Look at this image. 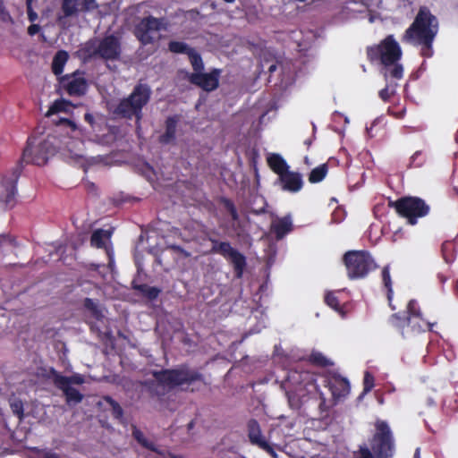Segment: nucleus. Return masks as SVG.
Here are the masks:
<instances>
[{
    "mask_svg": "<svg viewBox=\"0 0 458 458\" xmlns=\"http://www.w3.org/2000/svg\"><path fill=\"white\" fill-rule=\"evenodd\" d=\"M28 18L30 21H34L38 18V14L32 9V0L26 1Z\"/></svg>",
    "mask_w": 458,
    "mask_h": 458,
    "instance_id": "49",
    "label": "nucleus"
},
{
    "mask_svg": "<svg viewBox=\"0 0 458 458\" xmlns=\"http://www.w3.org/2000/svg\"><path fill=\"white\" fill-rule=\"evenodd\" d=\"M413 458H421L420 457V449L419 447L416 448Z\"/></svg>",
    "mask_w": 458,
    "mask_h": 458,
    "instance_id": "57",
    "label": "nucleus"
},
{
    "mask_svg": "<svg viewBox=\"0 0 458 458\" xmlns=\"http://www.w3.org/2000/svg\"><path fill=\"white\" fill-rule=\"evenodd\" d=\"M180 115L168 116L165 121V131L158 137V142L162 145L174 144L176 140L177 125Z\"/></svg>",
    "mask_w": 458,
    "mask_h": 458,
    "instance_id": "19",
    "label": "nucleus"
},
{
    "mask_svg": "<svg viewBox=\"0 0 458 458\" xmlns=\"http://www.w3.org/2000/svg\"><path fill=\"white\" fill-rule=\"evenodd\" d=\"M69 58L68 53L64 50L56 52L52 62V72L55 75L62 74L64 67Z\"/></svg>",
    "mask_w": 458,
    "mask_h": 458,
    "instance_id": "25",
    "label": "nucleus"
},
{
    "mask_svg": "<svg viewBox=\"0 0 458 458\" xmlns=\"http://www.w3.org/2000/svg\"><path fill=\"white\" fill-rule=\"evenodd\" d=\"M370 447L377 458H392L395 452L393 432L385 420H377Z\"/></svg>",
    "mask_w": 458,
    "mask_h": 458,
    "instance_id": "8",
    "label": "nucleus"
},
{
    "mask_svg": "<svg viewBox=\"0 0 458 458\" xmlns=\"http://www.w3.org/2000/svg\"><path fill=\"white\" fill-rule=\"evenodd\" d=\"M151 94V89L148 84L138 83L128 97L119 101L114 108L113 114L123 119L135 118L137 122H140L143 116L142 110L149 102Z\"/></svg>",
    "mask_w": 458,
    "mask_h": 458,
    "instance_id": "5",
    "label": "nucleus"
},
{
    "mask_svg": "<svg viewBox=\"0 0 458 458\" xmlns=\"http://www.w3.org/2000/svg\"><path fill=\"white\" fill-rule=\"evenodd\" d=\"M131 286H132V289L140 292V293H142V295H144L146 291L151 287L146 284H137L135 281H133L131 283Z\"/></svg>",
    "mask_w": 458,
    "mask_h": 458,
    "instance_id": "50",
    "label": "nucleus"
},
{
    "mask_svg": "<svg viewBox=\"0 0 458 458\" xmlns=\"http://www.w3.org/2000/svg\"><path fill=\"white\" fill-rule=\"evenodd\" d=\"M285 394L290 407L300 410L310 399H318V408L321 412L328 411L330 405L320 392L316 380L308 371L290 370L284 383Z\"/></svg>",
    "mask_w": 458,
    "mask_h": 458,
    "instance_id": "2",
    "label": "nucleus"
},
{
    "mask_svg": "<svg viewBox=\"0 0 458 458\" xmlns=\"http://www.w3.org/2000/svg\"><path fill=\"white\" fill-rule=\"evenodd\" d=\"M337 293L338 292H327L325 295V302L336 312L343 314V307L340 304Z\"/></svg>",
    "mask_w": 458,
    "mask_h": 458,
    "instance_id": "32",
    "label": "nucleus"
},
{
    "mask_svg": "<svg viewBox=\"0 0 458 458\" xmlns=\"http://www.w3.org/2000/svg\"><path fill=\"white\" fill-rule=\"evenodd\" d=\"M40 30V26L38 24H31L28 28V34L30 36L36 35Z\"/></svg>",
    "mask_w": 458,
    "mask_h": 458,
    "instance_id": "53",
    "label": "nucleus"
},
{
    "mask_svg": "<svg viewBox=\"0 0 458 458\" xmlns=\"http://www.w3.org/2000/svg\"><path fill=\"white\" fill-rule=\"evenodd\" d=\"M187 55L194 71L193 72H203L204 63L201 55L194 48H192Z\"/></svg>",
    "mask_w": 458,
    "mask_h": 458,
    "instance_id": "30",
    "label": "nucleus"
},
{
    "mask_svg": "<svg viewBox=\"0 0 458 458\" xmlns=\"http://www.w3.org/2000/svg\"><path fill=\"white\" fill-rule=\"evenodd\" d=\"M438 32L437 18L427 6H421L412 23L405 30L402 41L420 47V55L425 58L433 55V42Z\"/></svg>",
    "mask_w": 458,
    "mask_h": 458,
    "instance_id": "3",
    "label": "nucleus"
},
{
    "mask_svg": "<svg viewBox=\"0 0 458 458\" xmlns=\"http://www.w3.org/2000/svg\"><path fill=\"white\" fill-rule=\"evenodd\" d=\"M84 120H85V122H87V123L90 125V127H91L92 129L94 128L95 118H94V116H93V114H90V113H86V114H84Z\"/></svg>",
    "mask_w": 458,
    "mask_h": 458,
    "instance_id": "55",
    "label": "nucleus"
},
{
    "mask_svg": "<svg viewBox=\"0 0 458 458\" xmlns=\"http://www.w3.org/2000/svg\"><path fill=\"white\" fill-rule=\"evenodd\" d=\"M407 316L414 317L415 318H420L422 313L420 311V306L415 300L409 301L407 304Z\"/></svg>",
    "mask_w": 458,
    "mask_h": 458,
    "instance_id": "40",
    "label": "nucleus"
},
{
    "mask_svg": "<svg viewBox=\"0 0 458 458\" xmlns=\"http://www.w3.org/2000/svg\"><path fill=\"white\" fill-rule=\"evenodd\" d=\"M434 324L428 322L421 316L420 318L414 317H408V327H411L413 332L420 333L426 331H432Z\"/></svg>",
    "mask_w": 458,
    "mask_h": 458,
    "instance_id": "26",
    "label": "nucleus"
},
{
    "mask_svg": "<svg viewBox=\"0 0 458 458\" xmlns=\"http://www.w3.org/2000/svg\"><path fill=\"white\" fill-rule=\"evenodd\" d=\"M59 82L69 96L81 97L88 89L87 80L79 71L62 76Z\"/></svg>",
    "mask_w": 458,
    "mask_h": 458,
    "instance_id": "13",
    "label": "nucleus"
},
{
    "mask_svg": "<svg viewBox=\"0 0 458 458\" xmlns=\"http://www.w3.org/2000/svg\"><path fill=\"white\" fill-rule=\"evenodd\" d=\"M293 230V223L290 216H284L271 225V232L277 240L283 239Z\"/></svg>",
    "mask_w": 458,
    "mask_h": 458,
    "instance_id": "23",
    "label": "nucleus"
},
{
    "mask_svg": "<svg viewBox=\"0 0 458 458\" xmlns=\"http://www.w3.org/2000/svg\"><path fill=\"white\" fill-rule=\"evenodd\" d=\"M276 69V65L272 64L269 66L268 71H269V72H273Z\"/></svg>",
    "mask_w": 458,
    "mask_h": 458,
    "instance_id": "60",
    "label": "nucleus"
},
{
    "mask_svg": "<svg viewBox=\"0 0 458 458\" xmlns=\"http://www.w3.org/2000/svg\"><path fill=\"white\" fill-rule=\"evenodd\" d=\"M379 97L382 100L388 101L390 95L387 87L379 91Z\"/></svg>",
    "mask_w": 458,
    "mask_h": 458,
    "instance_id": "56",
    "label": "nucleus"
},
{
    "mask_svg": "<svg viewBox=\"0 0 458 458\" xmlns=\"http://www.w3.org/2000/svg\"><path fill=\"white\" fill-rule=\"evenodd\" d=\"M304 143H305L308 147H310V146L311 145V140H306L304 141Z\"/></svg>",
    "mask_w": 458,
    "mask_h": 458,
    "instance_id": "62",
    "label": "nucleus"
},
{
    "mask_svg": "<svg viewBox=\"0 0 458 458\" xmlns=\"http://www.w3.org/2000/svg\"><path fill=\"white\" fill-rule=\"evenodd\" d=\"M84 308L89 310L92 317L98 320L103 318L101 310L99 309L97 302L90 298H85L83 301Z\"/></svg>",
    "mask_w": 458,
    "mask_h": 458,
    "instance_id": "35",
    "label": "nucleus"
},
{
    "mask_svg": "<svg viewBox=\"0 0 458 458\" xmlns=\"http://www.w3.org/2000/svg\"><path fill=\"white\" fill-rule=\"evenodd\" d=\"M160 266H162V262H161V259L159 258L157 259L156 260Z\"/></svg>",
    "mask_w": 458,
    "mask_h": 458,
    "instance_id": "63",
    "label": "nucleus"
},
{
    "mask_svg": "<svg viewBox=\"0 0 458 458\" xmlns=\"http://www.w3.org/2000/svg\"><path fill=\"white\" fill-rule=\"evenodd\" d=\"M375 378L371 373L366 371L363 377V394H366L372 390L374 387Z\"/></svg>",
    "mask_w": 458,
    "mask_h": 458,
    "instance_id": "43",
    "label": "nucleus"
},
{
    "mask_svg": "<svg viewBox=\"0 0 458 458\" xmlns=\"http://www.w3.org/2000/svg\"><path fill=\"white\" fill-rule=\"evenodd\" d=\"M50 136L37 142V138L29 137L27 145L23 149L20 164L13 168L11 175L4 177L0 184V201L6 208H13L16 205L17 182L22 171L21 163L44 165L56 152V148Z\"/></svg>",
    "mask_w": 458,
    "mask_h": 458,
    "instance_id": "1",
    "label": "nucleus"
},
{
    "mask_svg": "<svg viewBox=\"0 0 458 458\" xmlns=\"http://www.w3.org/2000/svg\"><path fill=\"white\" fill-rule=\"evenodd\" d=\"M42 458H62L58 454L52 451H44L41 454Z\"/></svg>",
    "mask_w": 458,
    "mask_h": 458,
    "instance_id": "54",
    "label": "nucleus"
},
{
    "mask_svg": "<svg viewBox=\"0 0 458 458\" xmlns=\"http://www.w3.org/2000/svg\"><path fill=\"white\" fill-rule=\"evenodd\" d=\"M402 56V50L393 35H388L380 44L367 47L370 62L380 61L385 66L392 65Z\"/></svg>",
    "mask_w": 458,
    "mask_h": 458,
    "instance_id": "9",
    "label": "nucleus"
},
{
    "mask_svg": "<svg viewBox=\"0 0 458 458\" xmlns=\"http://www.w3.org/2000/svg\"><path fill=\"white\" fill-rule=\"evenodd\" d=\"M97 45H98V40L95 39V40H89L88 41L84 47L81 49L84 56L86 59H95V58H98V54L96 52L97 51Z\"/></svg>",
    "mask_w": 458,
    "mask_h": 458,
    "instance_id": "37",
    "label": "nucleus"
},
{
    "mask_svg": "<svg viewBox=\"0 0 458 458\" xmlns=\"http://www.w3.org/2000/svg\"><path fill=\"white\" fill-rule=\"evenodd\" d=\"M55 386L63 392L65 402L69 406L77 405L81 403L84 395L76 388L67 385L54 384Z\"/></svg>",
    "mask_w": 458,
    "mask_h": 458,
    "instance_id": "21",
    "label": "nucleus"
},
{
    "mask_svg": "<svg viewBox=\"0 0 458 458\" xmlns=\"http://www.w3.org/2000/svg\"><path fill=\"white\" fill-rule=\"evenodd\" d=\"M153 377L157 386L166 387L169 390L177 387L186 390L196 383H205L203 374L197 369L191 368L185 363L174 369H164L155 371Z\"/></svg>",
    "mask_w": 458,
    "mask_h": 458,
    "instance_id": "4",
    "label": "nucleus"
},
{
    "mask_svg": "<svg viewBox=\"0 0 458 458\" xmlns=\"http://www.w3.org/2000/svg\"><path fill=\"white\" fill-rule=\"evenodd\" d=\"M425 162V156L421 151H416L411 157V165L420 167Z\"/></svg>",
    "mask_w": 458,
    "mask_h": 458,
    "instance_id": "44",
    "label": "nucleus"
},
{
    "mask_svg": "<svg viewBox=\"0 0 458 458\" xmlns=\"http://www.w3.org/2000/svg\"><path fill=\"white\" fill-rule=\"evenodd\" d=\"M194 426H195V422H194V420H191V421L188 423V425H187V428H188V430H191V429L194 428Z\"/></svg>",
    "mask_w": 458,
    "mask_h": 458,
    "instance_id": "58",
    "label": "nucleus"
},
{
    "mask_svg": "<svg viewBox=\"0 0 458 458\" xmlns=\"http://www.w3.org/2000/svg\"><path fill=\"white\" fill-rule=\"evenodd\" d=\"M454 245L451 242H445L441 246V252L446 263H451L454 260Z\"/></svg>",
    "mask_w": 458,
    "mask_h": 458,
    "instance_id": "39",
    "label": "nucleus"
},
{
    "mask_svg": "<svg viewBox=\"0 0 458 458\" xmlns=\"http://www.w3.org/2000/svg\"><path fill=\"white\" fill-rule=\"evenodd\" d=\"M96 52L105 62L119 60L122 54L120 39L114 34L105 36L98 40Z\"/></svg>",
    "mask_w": 458,
    "mask_h": 458,
    "instance_id": "12",
    "label": "nucleus"
},
{
    "mask_svg": "<svg viewBox=\"0 0 458 458\" xmlns=\"http://www.w3.org/2000/svg\"><path fill=\"white\" fill-rule=\"evenodd\" d=\"M248 437L251 444L258 445L268 454H275L274 449L262 436L259 422L251 419L247 423Z\"/></svg>",
    "mask_w": 458,
    "mask_h": 458,
    "instance_id": "17",
    "label": "nucleus"
},
{
    "mask_svg": "<svg viewBox=\"0 0 458 458\" xmlns=\"http://www.w3.org/2000/svg\"><path fill=\"white\" fill-rule=\"evenodd\" d=\"M327 386L335 400L345 397L350 393V383L347 378L338 374H333L326 380Z\"/></svg>",
    "mask_w": 458,
    "mask_h": 458,
    "instance_id": "15",
    "label": "nucleus"
},
{
    "mask_svg": "<svg viewBox=\"0 0 458 458\" xmlns=\"http://www.w3.org/2000/svg\"><path fill=\"white\" fill-rule=\"evenodd\" d=\"M106 401L112 407L113 416L115 419H121L123 417V410L121 407V405L116 401H114L112 397H110V396L106 397Z\"/></svg>",
    "mask_w": 458,
    "mask_h": 458,
    "instance_id": "42",
    "label": "nucleus"
},
{
    "mask_svg": "<svg viewBox=\"0 0 458 458\" xmlns=\"http://www.w3.org/2000/svg\"><path fill=\"white\" fill-rule=\"evenodd\" d=\"M163 30H166L165 19L148 15L135 25L133 34L142 46H147L158 39Z\"/></svg>",
    "mask_w": 458,
    "mask_h": 458,
    "instance_id": "10",
    "label": "nucleus"
},
{
    "mask_svg": "<svg viewBox=\"0 0 458 458\" xmlns=\"http://www.w3.org/2000/svg\"><path fill=\"white\" fill-rule=\"evenodd\" d=\"M394 67L390 70L389 73L391 77L394 79H401L403 77V69L399 64L394 63Z\"/></svg>",
    "mask_w": 458,
    "mask_h": 458,
    "instance_id": "46",
    "label": "nucleus"
},
{
    "mask_svg": "<svg viewBox=\"0 0 458 458\" xmlns=\"http://www.w3.org/2000/svg\"><path fill=\"white\" fill-rule=\"evenodd\" d=\"M132 437L144 448L159 454L155 443L148 440L144 434L136 426L132 427Z\"/></svg>",
    "mask_w": 458,
    "mask_h": 458,
    "instance_id": "28",
    "label": "nucleus"
},
{
    "mask_svg": "<svg viewBox=\"0 0 458 458\" xmlns=\"http://www.w3.org/2000/svg\"><path fill=\"white\" fill-rule=\"evenodd\" d=\"M278 181L282 189L289 192H298L303 186L301 174L290 170L279 176Z\"/></svg>",
    "mask_w": 458,
    "mask_h": 458,
    "instance_id": "18",
    "label": "nucleus"
},
{
    "mask_svg": "<svg viewBox=\"0 0 458 458\" xmlns=\"http://www.w3.org/2000/svg\"><path fill=\"white\" fill-rule=\"evenodd\" d=\"M309 361L320 368H327L333 364L323 353L319 352H312L309 356Z\"/></svg>",
    "mask_w": 458,
    "mask_h": 458,
    "instance_id": "31",
    "label": "nucleus"
},
{
    "mask_svg": "<svg viewBox=\"0 0 458 458\" xmlns=\"http://www.w3.org/2000/svg\"><path fill=\"white\" fill-rule=\"evenodd\" d=\"M160 293H161V290L159 288H157L156 286H151L150 288H148L146 291V293L143 296H145L149 301H154L158 297Z\"/></svg>",
    "mask_w": 458,
    "mask_h": 458,
    "instance_id": "45",
    "label": "nucleus"
},
{
    "mask_svg": "<svg viewBox=\"0 0 458 458\" xmlns=\"http://www.w3.org/2000/svg\"><path fill=\"white\" fill-rule=\"evenodd\" d=\"M60 124H65L67 125L68 127H70L72 131H75L77 129V126H76V123L70 120V119H67V118H62L60 119V122H59Z\"/></svg>",
    "mask_w": 458,
    "mask_h": 458,
    "instance_id": "52",
    "label": "nucleus"
},
{
    "mask_svg": "<svg viewBox=\"0 0 458 458\" xmlns=\"http://www.w3.org/2000/svg\"><path fill=\"white\" fill-rule=\"evenodd\" d=\"M357 458H375L372 452L366 445L360 446Z\"/></svg>",
    "mask_w": 458,
    "mask_h": 458,
    "instance_id": "48",
    "label": "nucleus"
},
{
    "mask_svg": "<svg viewBox=\"0 0 458 458\" xmlns=\"http://www.w3.org/2000/svg\"><path fill=\"white\" fill-rule=\"evenodd\" d=\"M4 244L15 245V239L8 233H0V247Z\"/></svg>",
    "mask_w": 458,
    "mask_h": 458,
    "instance_id": "47",
    "label": "nucleus"
},
{
    "mask_svg": "<svg viewBox=\"0 0 458 458\" xmlns=\"http://www.w3.org/2000/svg\"><path fill=\"white\" fill-rule=\"evenodd\" d=\"M71 105L72 103L68 100L57 99L49 106L46 116H51L60 112H65L67 111V107Z\"/></svg>",
    "mask_w": 458,
    "mask_h": 458,
    "instance_id": "33",
    "label": "nucleus"
},
{
    "mask_svg": "<svg viewBox=\"0 0 458 458\" xmlns=\"http://www.w3.org/2000/svg\"><path fill=\"white\" fill-rule=\"evenodd\" d=\"M50 374L54 384H64L72 386V385H82L85 382L84 376L79 373H75L68 377L60 374L57 370L52 368L50 369Z\"/></svg>",
    "mask_w": 458,
    "mask_h": 458,
    "instance_id": "20",
    "label": "nucleus"
},
{
    "mask_svg": "<svg viewBox=\"0 0 458 458\" xmlns=\"http://www.w3.org/2000/svg\"><path fill=\"white\" fill-rule=\"evenodd\" d=\"M267 163L269 168L279 176L289 170V165L284 158L277 153L270 154L267 157Z\"/></svg>",
    "mask_w": 458,
    "mask_h": 458,
    "instance_id": "22",
    "label": "nucleus"
},
{
    "mask_svg": "<svg viewBox=\"0 0 458 458\" xmlns=\"http://www.w3.org/2000/svg\"><path fill=\"white\" fill-rule=\"evenodd\" d=\"M347 276L351 280L363 279L377 268V265L368 250H348L343 256Z\"/></svg>",
    "mask_w": 458,
    "mask_h": 458,
    "instance_id": "6",
    "label": "nucleus"
},
{
    "mask_svg": "<svg viewBox=\"0 0 458 458\" xmlns=\"http://www.w3.org/2000/svg\"><path fill=\"white\" fill-rule=\"evenodd\" d=\"M168 455L170 458H185L183 455L174 454H171V453Z\"/></svg>",
    "mask_w": 458,
    "mask_h": 458,
    "instance_id": "59",
    "label": "nucleus"
},
{
    "mask_svg": "<svg viewBox=\"0 0 458 458\" xmlns=\"http://www.w3.org/2000/svg\"><path fill=\"white\" fill-rule=\"evenodd\" d=\"M220 204L224 206L225 210L230 214L232 219L233 221H237L239 219V214L234 203L228 198L221 197L219 199Z\"/></svg>",
    "mask_w": 458,
    "mask_h": 458,
    "instance_id": "38",
    "label": "nucleus"
},
{
    "mask_svg": "<svg viewBox=\"0 0 458 458\" xmlns=\"http://www.w3.org/2000/svg\"><path fill=\"white\" fill-rule=\"evenodd\" d=\"M389 321L394 327L403 330V328L408 326V316L403 315L400 312L394 313L390 316Z\"/></svg>",
    "mask_w": 458,
    "mask_h": 458,
    "instance_id": "36",
    "label": "nucleus"
},
{
    "mask_svg": "<svg viewBox=\"0 0 458 458\" xmlns=\"http://www.w3.org/2000/svg\"><path fill=\"white\" fill-rule=\"evenodd\" d=\"M111 237V233L104 229L95 230L90 237V245L96 248L105 247L106 241Z\"/></svg>",
    "mask_w": 458,
    "mask_h": 458,
    "instance_id": "27",
    "label": "nucleus"
},
{
    "mask_svg": "<svg viewBox=\"0 0 458 458\" xmlns=\"http://www.w3.org/2000/svg\"><path fill=\"white\" fill-rule=\"evenodd\" d=\"M220 75L221 70L214 68L209 72H191L188 75V81L201 89L210 92L218 88Z\"/></svg>",
    "mask_w": 458,
    "mask_h": 458,
    "instance_id": "14",
    "label": "nucleus"
},
{
    "mask_svg": "<svg viewBox=\"0 0 458 458\" xmlns=\"http://www.w3.org/2000/svg\"><path fill=\"white\" fill-rule=\"evenodd\" d=\"M168 249L179 253V254H182L183 255L184 257H189L190 256V253L187 252L182 247L179 246V245H170L168 246Z\"/></svg>",
    "mask_w": 458,
    "mask_h": 458,
    "instance_id": "51",
    "label": "nucleus"
},
{
    "mask_svg": "<svg viewBox=\"0 0 458 458\" xmlns=\"http://www.w3.org/2000/svg\"><path fill=\"white\" fill-rule=\"evenodd\" d=\"M328 172V166L327 164H322L313 168L309 174V182L310 183H318L323 181Z\"/></svg>",
    "mask_w": 458,
    "mask_h": 458,
    "instance_id": "29",
    "label": "nucleus"
},
{
    "mask_svg": "<svg viewBox=\"0 0 458 458\" xmlns=\"http://www.w3.org/2000/svg\"><path fill=\"white\" fill-rule=\"evenodd\" d=\"M10 406L13 413L18 417L20 421H21L24 417V409L22 402L19 399H15L11 402Z\"/></svg>",
    "mask_w": 458,
    "mask_h": 458,
    "instance_id": "41",
    "label": "nucleus"
},
{
    "mask_svg": "<svg viewBox=\"0 0 458 458\" xmlns=\"http://www.w3.org/2000/svg\"><path fill=\"white\" fill-rule=\"evenodd\" d=\"M192 47L182 41L172 40L168 43V50L174 54L188 55Z\"/></svg>",
    "mask_w": 458,
    "mask_h": 458,
    "instance_id": "34",
    "label": "nucleus"
},
{
    "mask_svg": "<svg viewBox=\"0 0 458 458\" xmlns=\"http://www.w3.org/2000/svg\"><path fill=\"white\" fill-rule=\"evenodd\" d=\"M382 282L386 289V298L388 301V304L390 308L394 310L396 308L392 304L394 291H393V283L390 276V268L389 266H386L382 269Z\"/></svg>",
    "mask_w": 458,
    "mask_h": 458,
    "instance_id": "24",
    "label": "nucleus"
},
{
    "mask_svg": "<svg viewBox=\"0 0 458 458\" xmlns=\"http://www.w3.org/2000/svg\"><path fill=\"white\" fill-rule=\"evenodd\" d=\"M207 239L211 242V240H216L214 237L210 236L208 233H207Z\"/></svg>",
    "mask_w": 458,
    "mask_h": 458,
    "instance_id": "61",
    "label": "nucleus"
},
{
    "mask_svg": "<svg viewBox=\"0 0 458 458\" xmlns=\"http://www.w3.org/2000/svg\"><path fill=\"white\" fill-rule=\"evenodd\" d=\"M389 207L394 208L395 212L401 217L407 219L411 225H416L419 218L426 216L430 211L429 205L424 199L411 196L402 197L395 201H390Z\"/></svg>",
    "mask_w": 458,
    "mask_h": 458,
    "instance_id": "7",
    "label": "nucleus"
},
{
    "mask_svg": "<svg viewBox=\"0 0 458 458\" xmlns=\"http://www.w3.org/2000/svg\"><path fill=\"white\" fill-rule=\"evenodd\" d=\"M224 1H225V3H229V4H231V3H233L235 0H224Z\"/></svg>",
    "mask_w": 458,
    "mask_h": 458,
    "instance_id": "64",
    "label": "nucleus"
},
{
    "mask_svg": "<svg viewBox=\"0 0 458 458\" xmlns=\"http://www.w3.org/2000/svg\"><path fill=\"white\" fill-rule=\"evenodd\" d=\"M211 242L212 248L209 252L223 256L233 266L234 277L237 279L242 278L247 267L246 257L238 250L232 247L229 242L211 240Z\"/></svg>",
    "mask_w": 458,
    "mask_h": 458,
    "instance_id": "11",
    "label": "nucleus"
},
{
    "mask_svg": "<svg viewBox=\"0 0 458 458\" xmlns=\"http://www.w3.org/2000/svg\"><path fill=\"white\" fill-rule=\"evenodd\" d=\"M95 2L96 0H64L62 11L65 17H71L93 10L96 7Z\"/></svg>",
    "mask_w": 458,
    "mask_h": 458,
    "instance_id": "16",
    "label": "nucleus"
}]
</instances>
